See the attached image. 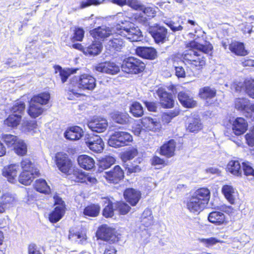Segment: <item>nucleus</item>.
<instances>
[{"instance_id":"f257e3e1","label":"nucleus","mask_w":254,"mask_h":254,"mask_svg":"<svg viewBox=\"0 0 254 254\" xmlns=\"http://www.w3.org/2000/svg\"><path fill=\"white\" fill-rule=\"evenodd\" d=\"M187 47L189 49L184 52L183 62L190 67L196 69H201L205 64V60L201 54H209L213 48L210 43H206L205 45H203L195 41L188 43Z\"/></svg>"},{"instance_id":"f03ea898","label":"nucleus","mask_w":254,"mask_h":254,"mask_svg":"<svg viewBox=\"0 0 254 254\" xmlns=\"http://www.w3.org/2000/svg\"><path fill=\"white\" fill-rule=\"evenodd\" d=\"M118 23L116 25L118 35L126 37L131 42L140 41L142 37L140 30L130 21V18L119 13Z\"/></svg>"},{"instance_id":"7ed1b4c3","label":"nucleus","mask_w":254,"mask_h":254,"mask_svg":"<svg viewBox=\"0 0 254 254\" xmlns=\"http://www.w3.org/2000/svg\"><path fill=\"white\" fill-rule=\"evenodd\" d=\"M50 98V95L45 92L34 96L30 101L29 107L28 110L29 115L33 118H36L41 115L44 111L42 105L48 103Z\"/></svg>"},{"instance_id":"20e7f679","label":"nucleus","mask_w":254,"mask_h":254,"mask_svg":"<svg viewBox=\"0 0 254 254\" xmlns=\"http://www.w3.org/2000/svg\"><path fill=\"white\" fill-rule=\"evenodd\" d=\"M70 81L68 91L67 98L69 100H74L75 97H78L82 95L78 92L79 89L92 90L95 87L96 80H69Z\"/></svg>"},{"instance_id":"39448f33","label":"nucleus","mask_w":254,"mask_h":254,"mask_svg":"<svg viewBox=\"0 0 254 254\" xmlns=\"http://www.w3.org/2000/svg\"><path fill=\"white\" fill-rule=\"evenodd\" d=\"M131 135L126 131H117L111 135L108 139V144L110 146L115 148L128 145L132 141Z\"/></svg>"},{"instance_id":"423d86ee","label":"nucleus","mask_w":254,"mask_h":254,"mask_svg":"<svg viewBox=\"0 0 254 254\" xmlns=\"http://www.w3.org/2000/svg\"><path fill=\"white\" fill-rule=\"evenodd\" d=\"M145 68L144 64L140 60L132 57L124 60L122 68L127 73L137 74L142 72Z\"/></svg>"},{"instance_id":"0eeeda50","label":"nucleus","mask_w":254,"mask_h":254,"mask_svg":"<svg viewBox=\"0 0 254 254\" xmlns=\"http://www.w3.org/2000/svg\"><path fill=\"white\" fill-rule=\"evenodd\" d=\"M56 162L60 171L66 175H71L73 173V175L75 176V172H77V171H75L74 169L72 162L66 153L63 152L57 153Z\"/></svg>"},{"instance_id":"6e6552de","label":"nucleus","mask_w":254,"mask_h":254,"mask_svg":"<svg viewBox=\"0 0 254 254\" xmlns=\"http://www.w3.org/2000/svg\"><path fill=\"white\" fill-rule=\"evenodd\" d=\"M148 30L157 44H163L169 40L168 30L164 26L155 24L150 26Z\"/></svg>"},{"instance_id":"1a4fd4ad","label":"nucleus","mask_w":254,"mask_h":254,"mask_svg":"<svg viewBox=\"0 0 254 254\" xmlns=\"http://www.w3.org/2000/svg\"><path fill=\"white\" fill-rule=\"evenodd\" d=\"M55 205L54 210L49 214V219L51 223H57L60 221L65 213V204L61 198L56 195L53 197Z\"/></svg>"},{"instance_id":"9d476101","label":"nucleus","mask_w":254,"mask_h":254,"mask_svg":"<svg viewBox=\"0 0 254 254\" xmlns=\"http://www.w3.org/2000/svg\"><path fill=\"white\" fill-rule=\"evenodd\" d=\"M90 34L94 39L104 40L110 36L117 34L116 26L115 27H108L104 25L99 26L91 30Z\"/></svg>"},{"instance_id":"9b49d317","label":"nucleus","mask_w":254,"mask_h":254,"mask_svg":"<svg viewBox=\"0 0 254 254\" xmlns=\"http://www.w3.org/2000/svg\"><path fill=\"white\" fill-rule=\"evenodd\" d=\"M232 89L236 91H246L251 97L254 98V80H236L232 85Z\"/></svg>"},{"instance_id":"f8f14e48","label":"nucleus","mask_w":254,"mask_h":254,"mask_svg":"<svg viewBox=\"0 0 254 254\" xmlns=\"http://www.w3.org/2000/svg\"><path fill=\"white\" fill-rule=\"evenodd\" d=\"M87 146L92 151L100 153L104 148V144L102 138L98 135H92L85 139Z\"/></svg>"},{"instance_id":"ddd939ff","label":"nucleus","mask_w":254,"mask_h":254,"mask_svg":"<svg viewBox=\"0 0 254 254\" xmlns=\"http://www.w3.org/2000/svg\"><path fill=\"white\" fill-rule=\"evenodd\" d=\"M103 177L110 183L116 184L124 177V173L121 168L117 165L109 172L104 173Z\"/></svg>"},{"instance_id":"4468645a","label":"nucleus","mask_w":254,"mask_h":254,"mask_svg":"<svg viewBox=\"0 0 254 254\" xmlns=\"http://www.w3.org/2000/svg\"><path fill=\"white\" fill-rule=\"evenodd\" d=\"M87 125L92 131L103 132L106 130L108 124L106 119L96 118L88 122Z\"/></svg>"},{"instance_id":"2eb2a0df","label":"nucleus","mask_w":254,"mask_h":254,"mask_svg":"<svg viewBox=\"0 0 254 254\" xmlns=\"http://www.w3.org/2000/svg\"><path fill=\"white\" fill-rule=\"evenodd\" d=\"M94 69L97 72L115 74L120 71L119 66L114 63L105 62L94 66Z\"/></svg>"},{"instance_id":"dca6fc26","label":"nucleus","mask_w":254,"mask_h":254,"mask_svg":"<svg viewBox=\"0 0 254 254\" xmlns=\"http://www.w3.org/2000/svg\"><path fill=\"white\" fill-rule=\"evenodd\" d=\"M97 234L100 239L114 242L116 241L115 230L107 225H103L99 227Z\"/></svg>"},{"instance_id":"f3484780","label":"nucleus","mask_w":254,"mask_h":254,"mask_svg":"<svg viewBox=\"0 0 254 254\" xmlns=\"http://www.w3.org/2000/svg\"><path fill=\"white\" fill-rule=\"evenodd\" d=\"M233 132L237 135L243 134L247 130L248 124L243 118H237L230 121Z\"/></svg>"},{"instance_id":"a211bd4d","label":"nucleus","mask_w":254,"mask_h":254,"mask_svg":"<svg viewBox=\"0 0 254 254\" xmlns=\"http://www.w3.org/2000/svg\"><path fill=\"white\" fill-rule=\"evenodd\" d=\"M157 94L160 98V103L165 108H170L173 106L174 101L172 95L167 92L162 87L159 88L157 90Z\"/></svg>"},{"instance_id":"6ab92c4d","label":"nucleus","mask_w":254,"mask_h":254,"mask_svg":"<svg viewBox=\"0 0 254 254\" xmlns=\"http://www.w3.org/2000/svg\"><path fill=\"white\" fill-rule=\"evenodd\" d=\"M186 205L190 212L196 214L199 213L205 207L203 202L192 195L188 199Z\"/></svg>"},{"instance_id":"aec40b11","label":"nucleus","mask_w":254,"mask_h":254,"mask_svg":"<svg viewBox=\"0 0 254 254\" xmlns=\"http://www.w3.org/2000/svg\"><path fill=\"white\" fill-rule=\"evenodd\" d=\"M19 170L18 165L12 164L5 167L2 170V175L7 178V181L11 183L16 182L17 173Z\"/></svg>"},{"instance_id":"412c9836","label":"nucleus","mask_w":254,"mask_h":254,"mask_svg":"<svg viewBox=\"0 0 254 254\" xmlns=\"http://www.w3.org/2000/svg\"><path fill=\"white\" fill-rule=\"evenodd\" d=\"M222 192L230 203H235L238 196V193L236 189L230 185H224L222 188Z\"/></svg>"},{"instance_id":"4be33fe9","label":"nucleus","mask_w":254,"mask_h":254,"mask_svg":"<svg viewBox=\"0 0 254 254\" xmlns=\"http://www.w3.org/2000/svg\"><path fill=\"white\" fill-rule=\"evenodd\" d=\"M135 53L139 57L146 59L154 60L157 57V51L152 47H138Z\"/></svg>"},{"instance_id":"5701e85b","label":"nucleus","mask_w":254,"mask_h":254,"mask_svg":"<svg viewBox=\"0 0 254 254\" xmlns=\"http://www.w3.org/2000/svg\"><path fill=\"white\" fill-rule=\"evenodd\" d=\"M115 35L116 36L114 35L113 38L106 43L105 47L109 50L120 51L125 46V41L122 38L119 37V35Z\"/></svg>"},{"instance_id":"b1692460","label":"nucleus","mask_w":254,"mask_h":254,"mask_svg":"<svg viewBox=\"0 0 254 254\" xmlns=\"http://www.w3.org/2000/svg\"><path fill=\"white\" fill-rule=\"evenodd\" d=\"M126 200L132 206H135L141 197L140 191L132 188L125 190L124 193Z\"/></svg>"},{"instance_id":"393cba45","label":"nucleus","mask_w":254,"mask_h":254,"mask_svg":"<svg viewBox=\"0 0 254 254\" xmlns=\"http://www.w3.org/2000/svg\"><path fill=\"white\" fill-rule=\"evenodd\" d=\"M16 198L10 193H5L0 197V213H2L5 209L14 205Z\"/></svg>"},{"instance_id":"a878e982","label":"nucleus","mask_w":254,"mask_h":254,"mask_svg":"<svg viewBox=\"0 0 254 254\" xmlns=\"http://www.w3.org/2000/svg\"><path fill=\"white\" fill-rule=\"evenodd\" d=\"M83 135L82 129L78 126L68 128L64 132V137L69 140H75L80 139Z\"/></svg>"},{"instance_id":"bb28decb","label":"nucleus","mask_w":254,"mask_h":254,"mask_svg":"<svg viewBox=\"0 0 254 254\" xmlns=\"http://www.w3.org/2000/svg\"><path fill=\"white\" fill-rule=\"evenodd\" d=\"M54 68L55 73H59L62 79H67L78 70L77 68H63L59 65H55Z\"/></svg>"},{"instance_id":"cd10ccee","label":"nucleus","mask_w":254,"mask_h":254,"mask_svg":"<svg viewBox=\"0 0 254 254\" xmlns=\"http://www.w3.org/2000/svg\"><path fill=\"white\" fill-rule=\"evenodd\" d=\"M192 195L206 206L210 199V192L208 189L202 188L195 190Z\"/></svg>"},{"instance_id":"c85d7f7f","label":"nucleus","mask_w":254,"mask_h":254,"mask_svg":"<svg viewBox=\"0 0 254 254\" xmlns=\"http://www.w3.org/2000/svg\"><path fill=\"white\" fill-rule=\"evenodd\" d=\"M144 130L155 131L160 127L159 123L150 117H144L141 122Z\"/></svg>"},{"instance_id":"c756f323","label":"nucleus","mask_w":254,"mask_h":254,"mask_svg":"<svg viewBox=\"0 0 254 254\" xmlns=\"http://www.w3.org/2000/svg\"><path fill=\"white\" fill-rule=\"evenodd\" d=\"M227 171L232 175L239 177L242 174L241 163L236 160H232L229 162L226 167Z\"/></svg>"},{"instance_id":"7c9ffc66","label":"nucleus","mask_w":254,"mask_h":254,"mask_svg":"<svg viewBox=\"0 0 254 254\" xmlns=\"http://www.w3.org/2000/svg\"><path fill=\"white\" fill-rule=\"evenodd\" d=\"M176 148L175 141L171 139L164 143L160 148V153L167 157H171L174 155Z\"/></svg>"},{"instance_id":"2f4dec72","label":"nucleus","mask_w":254,"mask_h":254,"mask_svg":"<svg viewBox=\"0 0 254 254\" xmlns=\"http://www.w3.org/2000/svg\"><path fill=\"white\" fill-rule=\"evenodd\" d=\"M77 161L79 165L85 170H90L95 165L94 159L86 155H81L78 156Z\"/></svg>"},{"instance_id":"473e14b6","label":"nucleus","mask_w":254,"mask_h":254,"mask_svg":"<svg viewBox=\"0 0 254 254\" xmlns=\"http://www.w3.org/2000/svg\"><path fill=\"white\" fill-rule=\"evenodd\" d=\"M102 44L100 41H94L88 47L85 48L84 54L86 55L96 56L102 51Z\"/></svg>"},{"instance_id":"72a5a7b5","label":"nucleus","mask_w":254,"mask_h":254,"mask_svg":"<svg viewBox=\"0 0 254 254\" xmlns=\"http://www.w3.org/2000/svg\"><path fill=\"white\" fill-rule=\"evenodd\" d=\"M178 98L179 101L184 107L192 108L196 105V102L187 93L181 92L179 93Z\"/></svg>"},{"instance_id":"f704fd0d","label":"nucleus","mask_w":254,"mask_h":254,"mask_svg":"<svg viewBox=\"0 0 254 254\" xmlns=\"http://www.w3.org/2000/svg\"><path fill=\"white\" fill-rule=\"evenodd\" d=\"M208 220L212 223L221 225L225 221V216L222 212L213 211L209 214Z\"/></svg>"},{"instance_id":"c9c22d12","label":"nucleus","mask_w":254,"mask_h":254,"mask_svg":"<svg viewBox=\"0 0 254 254\" xmlns=\"http://www.w3.org/2000/svg\"><path fill=\"white\" fill-rule=\"evenodd\" d=\"M110 116L114 121L119 124H126L129 121V117L127 113L114 111L110 114Z\"/></svg>"},{"instance_id":"e433bc0d","label":"nucleus","mask_w":254,"mask_h":254,"mask_svg":"<svg viewBox=\"0 0 254 254\" xmlns=\"http://www.w3.org/2000/svg\"><path fill=\"white\" fill-rule=\"evenodd\" d=\"M75 181L81 183H85L87 185H92L95 184L97 180L94 177L89 175H86L82 172H75Z\"/></svg>"},{"instance_id":"4c0bfd02","label":"nucleus","mask_w":254,"mask_h":254,"mask_svg":"<svg viewBox=\"0 0 254 254\" xmlns=\"http://www.w3.org/2000/svg\"><path fill=\"white\" fill-rule=\"evenodd\" d=\"M21 167L22 172L34 173L36 175L40 174L39 171L35 167L34 164L29 159H23L21 162Z\"/></svg>"},{"instance_id":"58836bf2","label":"nucleus","mask_w":254,"mask_h":254,"mask_svg":"<svg viewBox=\"0 0 254 254\" xmlns=\"http://www.w3.org/2000/svg\"><path fill=\"white\" fill-rule=\"evenodd\" d=\"M39 175L34 173L22 172L19 176L18 181L24 185H29L32 182L34 178Z\"/></svg>"},{"instance_id":"ea45409f","label":"nucleus","mask_w":254,"mask_h":254,"mask_svg":"<svg viewBox=\"0 0 254 254\" xmlns=\"http://www.w3.org/2000/svg\"><path fill=\"white\" fill-rule=\"evenodd\" d=\"M230 50L238 56H245L247 54L243 43L237 42L232 43L229 46Z\"/></svg>"},{"instance_id":"a19ab883","label":"nucleus","mask_w":254,"mask_h":254,"mask_svg":"<svg viewBox=\"0 0 254 254\" xmlns=\"http://www.w3.org/2000/svg\"><path fill=\"white\" fill-rule=\"evenodd\" d=\"M141 222L145 227H148L153 224V217L151 211L149 209H146L143 212Z\"/></svg>"},{"instance_id":"79ce46f5","label":"nucleus","mask_w":254,"mask_h":254,"mask_svg":"<svg viewBox=\"0 0 254 254\" xmlns=\"http://www.w3.org/2000/svg\"><path fill=\"white\" fill-rule=\"evenodd\" d=\"M202 128V125L200 119L198 118L190 119L189 121V124L187 129L190 132H197Z\"/></svg>"},{"instance_id":"37998d69","label":"nucleus","mask_w":254,"mask_h":254,"mask_svg":"<svg viewBox=\"0 0 254 254\" xmlns=\"http://www.w3.org/2000/svg\"><path fill=\"white\" fill-rule=\"evenodd\" d=\"M21 116L19 114H11L4 121V125L8 127H15L20 123Z\"/></svg>"},{"instance_id":"c03bdc74","label":"nucleus","mask_w":254,"mask_h":254,"mask_svg":"<svg viewBox=\"0 0 254 254\" xmlns=\"http://www.w3.org/2000/svg\"><path fill=\"white\" fill-rule=\"evenodd\" d=\"M34 186L36 190L41 193L47 194L50 192V188L45 180L39 179L36 180Z\"/></svg>"},{"instance_id":"a18cd8bd","label":"nucleus","mask_w":254,"mask_h":254,"mask_svg":"<svg viewBox=\"0 0 254 254\" xmlns=\"http://www.w3.org/2000/svg\"><path fill=\"white\" fill-rule=\"evenodd\" d=\"M251 107L249 100L245 98H237L235 101V108L240 111L250 110Z\"/></svg>"},{"instance_id":"49530a36","label":"nucleus","mask_w":254,"mask_h":254,"mask_svg":"<svg viewBox=\"0 0 254 254\" xmlns=\"http://www.w3.org/2000/svg\"><path fill=\"white\" fill-rule=\"evenodd\" d=\"M188 23L190 24V25L188 26L189 30H194V33H190L189 34L190 35H194V38L195 39L199 38L200 34L203 33L200 27L193 20H189L188 21Z\"/></svg>"},{"instance_id":"de8ad7c7","label":"nucleus","mask_w":254,"mask_h":254,"mask_svg":"<svg viewBox=\"0 0 254 254\" xmlns=\"http://www.w3.org/2000/svg\"><path fill=\"white\" fill-rule=\"evenodd\" d=\"M103 202L107 204L103 211V215L106 218L112 217L114 215L112 202L107 198H104Z\"/></svg>"},{"instance_id":"09e8293b","label":"nucleus","mask_w":254,"mask_h":254,"mask_svg":"<svg viewBox=\"0 0 254 254\" xmlns=\"http://www.w3.org/2000/svg\"><path fill=\"white\" fill-rule=\"evenodd\" d=\"M199 95L204 99H211L216 95V90L209 87H204L199 91Z\"/></svg>"},{"instance_id":"8fccbe9b","label":"nucleus","mask_w":254,"mask_h":254,"mask_svg":"<svg viewBox=\"0 0 254 254\" xmlns=\"http://www.w3.org/2000/svg\"><path fill=\"white\" fill-rule=\"evenodd\" d=\"M100 206L98 205L92 204L86 207L84 209V214L91 217L97 216L100 211Z\"/></svg>"},{"instance_id":"3c124183","label":"nucleus","mask_w":254,"mask_h":254,"mask_svg":"<svg viewBox=\"0 0 254 254\" xmlns=\"http://www.w3.org/2000/svg\"><path fill=\"white\" fill-rule=\"evenodd\" d=\"M130 112L135 117H141L143 114V108L139 103L133 102L130 107Z\"/></svg>"},{"instance_id":"603ef678","label":"nucleus","mask_w":254,"mask_h":254,"mask_svg":"<svg viewBox=\"0 0 254 254\" xmlns=\"http://www.w3.org/2000/svg\"><path fill=\"white\" fill-rule=\"evenodd\" d=\"M14 145V150L17 154L21 156L26 154L27 151V145L23 140H18Z\"/></svg>"},{"instance_id":"864d4df0","label":"nucleus","mask_w":254,"mask_h":254,"mask_svg":"<svg viewBox=\"0 0 254 254\" xmlns=\"http://www.w3.org/2000/svg\"><path fill=\"white\" fill-rule=\"evenodd\" d=\"M1 139L8 146L14 145L19 140L17 136L10 134H2Z\"/></svg>"},{"instance_id":"5fc2aeb1","label":"nucleus","mask_w":254,"mask_h":254,"mask_svg":"<svg viewBox=\"0 0 254 254\" xmlns=\"http://www.w3.org/2000/svg\"><path fill=\"white\" fill-rule=\"evenodd\" d=\"M25 108V104L23 102L18 101L11 108L12 114H19L21 116V114L24 112Z\"/></svg>"},{"instance_id":"6e6d98bb","label":"nucleus","mask_w":254,"mask_h":254,"mask_svg":"<svg viewBox=\"0 0 254 254\" xmlns=\"http://www.w3.org/2000/svg\"><path fill=\"white\" fill-rule=\"evenodd\" d=\"M37 123L35 121H23L22 124V129L25 132H31L36 128Z\"/></svg>"},{"instance_id":"4d7b16f0","label":"nucleus","mask_w":254,"mask_h":254,"mask_svg":"<svg viewBox=\"0 0 254 254\" xmlns=\"http://www.w3.org/2000/svg\"><path fill=\"white\" fill-rule=\"evenodd\" d=\"M106 0H83L80 2L79 9H83L92 5H98L103 3Z\"/></svg>"},{"instance_id":"13d9d810","label":"nucleus","mask_w":254,"mask_h":254,"mask_svg":"<svg viewBox=\"0 0 254 254\" xmlns=\"http://www.w3.org/2000/svg\"><path fill=\"white\" fill-rule=\"evenodd\" d=\"M68 238L71 240L80 239L82 242L86 240V236L84 233L82 231L74 232V230L72 229L69 230Z\"/></svg>"},{"instance_id":"bf43d9fd","label":"nucleus","mask_w":254,"mask_h":254,"mask_svg":"<svg viewBox=\"0 0 254 254\" xmlns=\"http://www.w3.org/2000/svg\"><path fill=\"white\" fill-rule=\"evenodd\" d=\"M115 162L114 157L108 156L103 158L100 162V167L106 169L111 167Z\"/></svg>"},{"instance_id":"052dcab7","label":"nucleus","mask_w":254,"mask_h":254,"mask_svg":"<svg viewBox=\"0 0 254 254\" xmlns=\"http://www.w3.org/2000/svg\"><path fill=\"white\" fill-rule=\"evenodd\" d=\"M137 154V149L135 148H131L123 153L122 155V159L124 161H127L133 158Z\"/></svg>"},{"instance_id":"680f3d73","label":"nucleus","mask_w":254,"mask_h":254,"mask_svg":"<svg viewBox=\"0 0 254 254\" xmlns=\"http://www.w3.org/2000/svg\"><path fill=\"white\" fill-rule=\"evenodd\" d=\"M84 36V31L82 28L76 27L73 30V41H82Z\"/></svg>"},{"instance_id":"e2e57ef3","label":"nucleus","mask_w":254,"mask_h":254,"mask_svg":"<svg viewBox=\"0 0 254 254\" xmlns=\"http://www.w3.org/2000/svg\"><path fill=\"white\" fill-rule=\"evenodd\" d=\"M164 23L172 30L173 32L181 31L183 27L179 21L175 22L173 21H164Z\"/></svg>"},{"instance_id":"0e129e2a","label":"nucleus","mask_w":254,"mask_h":254,"mask_svg":"<svg viewBox=\"0 0 254 254\" xmlns=\"http://www.w3.org/2000/svg\"><path fill=\"white\" fill-rule=\"evenodd\" d=\"M243 170L244 173V175L247 176H253L254 177V169L251 166V164L249 162H243Z\"/></svg>"},{"instance_id":"69168bd1","label":"nucleus","mask_w":254,"mask_h":254,"mask_svg":"<svg viewBox=\"0 0 254 254\" xmlns=\"http://www.w3.org/2000/svg\"><path fill=\"white\" fill-rule=\"evenodd\" d=\"M117 208L120 214L125 215L130 210V207L127 203L123 202H119L116 204Z\"/></svg>"},{"instance_id":"338daca9","label":"nucleus","mask_w":254,"mask_h":254,"mask_svg":"<svg viewBox=\"0 0 254 254\" xmlns=\"http://www.w3.org/2000/svg\"><path fill=\"white\" fill-rule=\"evenodd\" d=\"M199 241L204 246L206 247H211L217 243H219L220 240L217 239L215 238L211 237L207 239H199Z\"/></svg>"},{"instance_id":"774afa93","label":"nucleus","mask_w":254,"mask_h":254,"mask_svg":"<svg viewBox=\"0 0 254 254\" xmlns=\"http://www.w3.org/2000/svg\"><path fill=\"white\" fill-rule=\"evenodd\" d=\"M127 5L137 10L143 9V5L137 0H127Z\"/></svg>"}]
</instances>
